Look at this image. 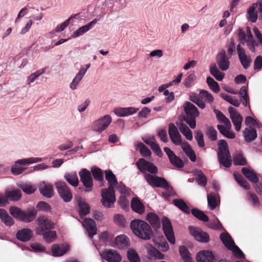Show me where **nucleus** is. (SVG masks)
<instances>
[{
	"mask_svg": "<svg viewBox=\"0 0 262 262\" xmlns=\"http://www.w3.org/2000/svg\"><path fill=\"white\" fill-rule=\"evenodd\" d=\"M43 239L48 243H51L54 242L57 238L56 232L55 231L51 230L43 232L42 234Z\"/></svg>",
	"mask_w": 262,
	"mask_h": 262,
	"instance_id": "48",
	"label": "nucleus"
},
{
	"mask_svg": "<svg viewBox=\"0 0 262 262\" xmlns=\"http://www.w3.org/2000/svg\"><path fill=\"white\" fill-rule=\"evenodd\" d=\"M184 109L186 113L184 120L191 128H194L196 126V118L199 115L197 107L191 102H186L184 104Z\"/></svg>",
	"mask_w": 262,
	"mask_h": 262,
	"instance_id": "3",
	"label": "nucleus"
},
{
	"mask_svg": "<svg viewBox=\"0 0 262 262\" xmlns=\"http://www.w3.org/2000/svg\"><path fill=\"white\" fill-rule=\"evenodd\" d=\"M217 195L213 193L207 195L208 206L212 210H214L217 205Z\"/></svg>",
	"mask_w": 262,
	"mask_h": 262,
	"instance_id": "50",
	"label": "nucleus"
},
{
	"mask_svg": "<svg viewBox=\"0 0 262 262\" xmlns=\"http://www.w3.org/2000/svg\"><path fill=\"white\" fill-rule=\"evenodd\" d=\"M7 202L9 201H17L21 198V192L19 189L8 190L5 192Z\"/></svg>",
	"mask_w": 262,
	"mask_h": 262,
	"instance_id": "30",
	"label": "nucleus"
},
{
	"mask_svg": "<svg viewBox=\"0 0 262 262\" xmlns=\"http://www.w3.org/2000/svg\"><path fill=\"white\" fill-rule=\"evenodd\" d=\"M0 219L7 226H11L14 224L13 219L4 209H0Z\"/></svg>",
	"mask_w": 262,
	"mask_h": 262,
	"instance_id": "37",
	"label": "nucleus"
},
{
	"mask_svg": "<svg viewBox=\"0 0 262 262\" xmlns=\"http://www.w3.org/2000/svg\"><path fill=\"white\" fill-rule=\"evenodd\" d=\"M146 219L155 230L160 228V220L156 213L153 212L148 213L146 215Z\"/></svg>",
	"mask_w": 262,
	"mask_h": 262,
	"instance_id": "27",
	"label": "nucleus"
},
{
	"mask_svg": "<svg viewBox=\"0 0 262 262\" xmlns=\"http://www.w3.org/2000/svg\"><path fill=\"white\" fill-rule=\"evenodd\" d=\"M83 226L86 230L89 236L91 238L97 234L96 224L93 220L90 218L85 219L83 221Z\"/></svg>",
	"mask_w": 262,
	"mask_h": 262,
	"instance_id": "20",
	"label": "nucleus"
},
{
	"mask_svg": "<svg viewBox=\"0 0 262 262\" xmlns=\"http://www.w3.org/2000/svg\"><path fill=\"white\" fill-rule=\"evenodd\" d=\"M79 206V213L81 217H82L90 213V206L85 201L82 199H79L78 201Z\"/></svg>",
	"mask_w": 262,
	"mask_h": 262,
	"instance_id": "32",
	"label": "nucleus"
},
{
	"mask_svg": "<svg viewBox=\"0 0 262 262\" xmlns=\"http://www.w3.org/2000/svg\"><path fill=\"white\" fill-rule=\"evenodd\" d=\"M101 255L103 259L108 262H120L121 260V255L113 249L103 251Z\"/></svg>",
	"mask_w": 262,
	"mask_h": 262,
	"instance_id": "19",
	"label": "nucleus"
},
{
	"mask_svg": "<svg viewBox=\"0 0 262 262\" xmlns=\"http://www.w3.org/2000/svg\"><path fill=\"white\" fill-rule=\"evenodd\" d=\"M147 253L150 258L163 259L164 258V255L154 247H151L148 250Z\"/></svg>",
	"mask_w": 262,
	"mask_h": 262,
	"instance_id": "47",
	"label": "nucleus"
},
{
	"mask_svg": "<svg viewBox=\"0 0 262 262\" xmlns=\"http://www.w3.org/2000/svg\"><path fill=\"white\" fill-rule=\"evenodd\" d=\"M9 212L14 218L25 223H30L33 221L37 215V211L35 209L24 211L18 207H11Z\"/></svg>",
	"mask_w": 262,
	"mask_h": 262,
	"instance_id": "2",
	"label": "nucleus"
},
{
	"mask_svg": "<svg viewBox=\"0 0 262 262\" xmlns=\"http://www.w3.org/2000/svg\"><path fill=\"white\" fill-rule=\"evenodd\" d=\"M245 141L250 142L253 141L257 137V133L255 128H246L243 132Z\"/></svg>",
	"mask_w": 262,
	"mask_h": 262,
	"instance_id": "36",
	"label": "nucleus"
},
{
	"mask_svg": "<svg viewBox=\"0 0 262 262\" xmlns=\"http://www.w3.org/2000/svg\"><path fill=\"white\" fill-rule=\"evenodd\" d=\"M237 52L242 65L245 69H247L252 62L250 56L246 54L245 49L239 44L237 46Z\"/></svg>",
	"mask_w": 262,
	"mask_h": 262,
	"instance_id": "18",
	"label": "nucleus"
},
{
	"mask_svg": "<svg viewBox=\"0 0 262 262\" xmlns=\"http://www.w3.org/2000/svg\"><path fill=\"white\" fill-rule=\"evenodd\" d=\"M210 72L218 81H222L224 78L225 74L219 71L215 64H211L210 66Z\"/></svg>",
	"mask_w": 262,
	"mask_h": 262,
	"instance_id": "40",
	"label": "nucleus"
},
{
	"mask_svg": "<svg viewBox=\"0 0 262 262\" xmlns=\"http://www.w3.org/2000/svg\"><path fill=\"white\" fill-rule=\"evenodd\" d=\"M255 4L249 8L247 11L248 18L251 22L255 23L257 19V14L255 12Z\"/></svg>",
	"mask_w": 262,
	"mask_h": 262,
	"instance_id": "56",
	"label": "nucleus"
},
{
	"mask_svg": "<svg viewBox=\"0 0 262 262\" xmlns=\"http://www.w3.org/2000/svg\"><path fill=\"white\" fill-rule=\"evenodd\" d=\"M164 151L167 155L170 163L179 168H182L184 166L183 161L178 157H177L174 152L171 150L169 148L165 147Z\"/></svg>",
	"mask_w": 262,
	"mask_h": 262,
	"instance_id": "17",
	"label": "nucleus"
},
{
	"mask_svg": "<svg viewBox=\"0 0 262 262\" xmlns=\"http://www.w3.org/2000/svg\"><path fill=\"white\" fill-rule=\"evenodd\" d=\"M101 202L104 207H114L116 200L115 190L103 188L101 190Z\"/></svg>",
	"mask_w": 262,
	"mask_h": 262,
	"instance_id": "7",
	"label": "nucleus"
},
{
	"mask_svg": "<svg viewBox=\"0 0 262 262\" xmlns=\"http://www.w3.org/2000/svg\"><path fill=\"white\" fill-rule=\"evenodd\" d=\"M206 135L212 141H215L217 140V131L213 126L208 127Z\"/></svg>",
	"mask_w": 262,
	"mask_h": 262,
	"instance_id": "60",
	"label": "nucleus"
},
{
	"mask_svg": "<svg viewBox=\"0 0 262 262\" xmlns=\"http://www.w3.org/2000/svg\"><path fill=\"white\" fill-rule=\"evenodd\" d=\"M228 111L230 114V118L235 126V129L237 132L240 130L241 125L243 121V117L241 115L238 113L236 110L233 107H229Z\"/></svg>",
	"mask_w": 262,
	"mask_h": 262,
	"instance_id": "16",
	"label": "nucleus"
},
{
	"mask_svg": "<svg viewBox=\"0 0 262 262\" xmlns=\"http://www.w3.org/2000/svg\"><path fill=\"white\" fill-rule=\"evenodd\" d=\"M200 97L202 99H204L205 101L211 103L213 101L214 98L212 95L208 91L205 90H201L200 93Z\"/></svg>",
	"mask_w": 262,
	"mask_h": 262,
	"instance_id": "59",
	"label": "nucleus"
},
{
	"mask_svg": "<svg viewBox=\"0 0 262 262\" xmlns=\"http://www.w3.org/2000/svg\"><path fill=\"white\" fill-rule=\"evenodd\" d=\"M133 233L140 238L150 239L152 235L150 226L145 221L139 219L133 220L130 224Z\"/></svg>",
	"mask_w": 262,
	"mask_h": 262,
	"instance_id": "1",
	"label": "nucleus"
},
{
	"mask_svg": "<svg viewBox=\"0 0 262 262\" xmlns=\"http://www.w3.org/2000/svg\"><path fill=\"white\" fill-rule=\"evenodd\" d=\"M219 151L217 154L219 162L224 166L229 168L231 166L232 160L227 142L220 140L218 142Z\"/></svg>",
	"mask_w": 262,
	"mask_h": 262,
	"instance_id": "4",
	"label": "nucleus"
},
{
	"mask_svg": "<svg viewBox=\"0 0 262 262\" xmlns=\"http://www.w3.org/2000/svg\"><path fill=\"white\" fill-rule=\"evenodd\" d=\"M130 205L132 210L136 213L142 214L145 212L144 205L138 198H133Z\"/></svg>",
	"mask_w": 262,
	"mask_h": 262,
	"instance_id": "28",
	"label": "nucleus"
},
{
	"mask_svg": "<svg viewBox=\"0 0 262 262\" xmlns=\"http://www.w3.org/2000/svg\"><path fill=\"white\" fill-rule=\"evenodd\" d=\"M115 243L117 247L120 249L126 248L129 245V238L124 234L117 236L115 238Z\"/></svg>",
	"mask_w": 262,
	"mask_h": 262,
	"instance_id": "29",
	"label": "nucleus"
},
{
	"mask_svg": "<svg viewBox=\"0 0 262 262\" xmlns=\"http://www.w3.org/2000/svg\"><path fill=\"white\" fill-rule=\"evenodd\" d=\"M191 212L194 216L200 221L206 222L209 220L208 216L206 215L203 211L198 208L192 209Z\"/></svg>",
	"mask_w": 262,
	"mask_h": 262,
	"instance_id": "44",
	"label": "nucleus"
},
{
	"mask_svg": "<svg viewBox=\"0 0 262 262\" xmlns=\"http://www.w3.org/2000/svg\"><path fill=\"white\" fill-rule=\"evenodd\" d=\"M158 247L162 252H166L169 249V245L167 242L165 240L163 236L161 237V240L158 243Z\"/></svg>",
	"mask_w": 262,
	"mask_h": 262,
	"instance_id": "63",
	"label": "nucleus"
},
{
	"mask_svg": "<svg viewBox=\"0 0 262 262\" xmlns=\"http://www.w3.org/2000/svg\"><path fill=\"white\" fill-rule=\"evenodd\" d=\"M137 147L140 148V154L142 156L147 157L151 155V151L143 143H138L137 144Z\"/></svg>",
	"mask_w": 262,
	"mask_h": 262,
	"instance_id": "57",
	"label": "nucleus"
},
{
	"mask_svg": "<svg viewBox=\"0 0 262 262\" xmlns=\"http://www.w3.org/2000/svg\"><path fill=\"white\" fill-rule=\"evenodd\" d=\"M196 258L197 262H213L215 259L212 253L209 251H202L199 252Z\"/></svg>",
	"mask_w": 262,
	"mask_h": 262,
	"instance_id": "23",
	"label": "nucleus"
},
{
	"mask_svg": "<svg viewBox=\"0 0 262 262\" xmlns=\"http://www.w3.org/2000/svg\"><path fill=\"white\" fill-rule=\"evenodd\" d=\"M18 187L23 190V191L28 194L33 193L36 190V188L30 184H21L18 185Z\"/></svg>",
	"mask_w": 262,
	"mask_h": 262,
	"instance_id": "51",
	"label": "nucleus"
},
{
	"mask_svg": "<svg viewBox=\"0 0 262 262\" xmlns=\"http://www.w3.org/2000/svg\"><path fill=\"white\" fill-rule=\"evenodd\" d=\"M246 32L247 33V39L246 40L245 42L247 43L248 48L251 51L253 52L255 50V40L253 38L250 27H246Z\"/></svg>",
	"mask_w": 262,
	"mask_h": 262,
	"instance_id": "41",
	"label": "nucleus"
},
{
	"mask_svg": "<svg viewBox=\"0 0 262 262\" xmlns=\"http://www.w3.org/2000/svg\"><path fill=\"white\" fill-rule=\"evenodd\" d=\"M221 96L224 100L234 106L238 107L239 106L240 102L238 99H234L232 96L224 93L221 94Z\"/></svg>",
	"mask_w": 262,
	"mask_h": 262,
	"instance_id": "54",
	"label": "nucleus"
},
{
	"mask_svg": "<svg viewBox=\"0 0 262 262\" xmlns=\"http://www.w3.org/2000/svg\"><path fill=\"white\" fill-rule=\"evenodd\" d=\"M127 258L130 262H141L138 254L134 249L127 251Z\"/></svg>",
	"mask_w": 262,
	"mask_h": 262,
	"instance_id": "53",
	"label": "nucleus"
},
{
	"mask_svg": "<svg viewBox=\"0 0 262 262\" xmlns=\"http://www.w3.org/2000/svg\"><path fill=\"white\" fill-rule=\"evenodd\" d=\"M97 21L98 19L95 18L86 25L80 27L73 33L72 37L75 38L83 34L84 33L91 29L97 23Z\"/></svg>",
	"mask_w": 262,
	"mask_h": 262,
	"instance_id": "25",
	"label": "nucleus"
},
{
	"mask_svg": "<svg viewBox=\"0 0 262 262\" xmlns=\"http://www.w3.org/2000/svg\"><path fill=\"white\" fill-rule=\"evenodd\" d=\"M190 234L193 236L194 238L202 243H207L209 241V236L205 232H203L199 228L190 226L188 228Z\"/></svg>",
	"mask_w": 262,
	"mask_h": 262,
	"instance_id": "14",
	"label": "nucleus"
},
{
	"mask_svg": "<svg viewBox=\"0 0 262 262\" xmlns=\"http://www.w3.org/2000/svg\"><path fill=\"white\" fill-rule=\"evenodd\" d=\"M207 83L210 89L215 93H218L220 88L217 82H216L212 77H207Z\"/></svg>",
	"mask_w": 262,
	"mask_h": 262,
	"instance_id": "52",
	"label": "nucleus"
},
{
	"mask_svg": "<svg viewBox=\"0 0 262 262\" xmlns=\"http://www.w3.org/2000/svg\"><path fill=\"white\" fill-rule=\"evenodd\" d=\"M136 165L139 170L143 173H146L147 171L151 174H156L158 172L156 166L143 158L140 159L137 162Z\"/></svg>",
	"mask_w": 262,
	"mask_h": 262,
	"instance_id": "10",
	"label": "nucleus"
},
{
	"mask_svg": "<svg viewBox=\"0 0 262 262\" xmlns=\"http://www.w3.org/2000/svg\"><path fill=\"white\" fill-rule=\"evenodd\" d=\"M230 57L226 55V51L222 50L219 52L216 57L217 64L222 71H226L228 69L230 65Z\"/></svg>",
	"mask_w": 262,
	"mask_h": 262,
	"instance_id": "15",
	"label": "nucleus"
},
{
	"mask_svg": "<svg viewBox=\"0 0 262 262\" xmlns=\"http://www.w3.org/2000/svg\"><path fill=\"white\" fill-rule=\"evenodd\" d=\"M38 188L40 193L43 196L51 198L54 195L53 188L51 185L42 182L39 184Z\"/></svg>",
	"mask_w": 262,
	"mask_h": 262,
	"instance_id": "22",
	"label": "nucleus"
},
{
	"mask_svg": "<svg viewBox=\"0 0 262 262\" xmlns=\"http://www.w3.org/2000/svg\"><path fill=\"white\" fill-rule=\"evenodd\" d=\"M144 178L148 184L152 187H161L168 190L170 189H172L167 181L163 178L150 174H146Z\"/></svg>",
	"mask_w": 262,
	"mask_h": 262,
	"instance_id": "5",
	"label": "nucleus"
},
{
	"mask_svg": "<svg viewBox=\"0 0 262 262\" xmlns=\"http://www.w3.org/2000/svg\"><path fill=\"white\" fill-rule=\"evenodd\" d=\"M33 232L29 228H23L19 230L16 233V238L21 242L29 241L33 237Z\"/></svg>",
	"mask_w": 262,
	"mask_h": 262,
	"instance_id": "21",
	"label": "nucleus"
},
{
	"mask_svg": "<svg viewBox=\"0 0 262 262\" xmlns=\"http://www.w3.org/2000/svg\"><path fill=\"white\" fill-rule=\"evenodd\" d=\"M138 110L139 108L134 107H120L115 108L114 113L119 117H124L135 114Z\"/></svg>",
	"mask_w": 262,
	"mask_h": 262,
	"instance_id": "24",
	"label": "nucleus"
},
{
	"mask_svg": "<svg viewBox=\"0 0 262 262\" xmlns=\"http://www.w3.org/2000/svg\"><path fill=\"white\" fill-rule=\"evenodd\" d=\"M181 147L192 162H195L196 161V155L194 151L187 142L184 141Z\"/></svg>",
	"mask_w": 262,
	"mask_h": 262,
	"instance_id": "31",
	"label": "nucleus"
},
{
	"mask_svg": "<svg viewBox=\"0 0 262 262\" xmlns=\"http://www.w3.org/2000/svg\"><path fill=\"white\" fill-rule=\"evenodd\" d=\"M220 238L224 245L229 249L231 250V248L235 244L232 240L231 236L228 233H222L220 235Z\"/></svg>",
	"mask_w": 262,
	"mask_h": 262,
	"instance_id": "38",
	"label": "nucleus"
},
{
	"mask_svg": "<svg viewBox=\"0 0 262 262\" xmlns=\"http://www.w3.org/2000/svg\"><path fill=\"white\" fill-rule=\"evenodd\" d=\"M36 207L40 210L49 212L51 210L50 205L47 203L43 201L39 202L37 205Z\"/></svg>",
	"mask_w": 262,
	"mask_h": 262,
	"instance_id": "62",
	"label": "nucleus"
},
{
	"mask_svg": "<svg viewBox=\"0 0 262 262\" xmlns=\"http://www.w3.org/2000/svg\"><path fill=\"white\" fill-rule=\"evenodd\" d=\"M36 222L38 226L36 229V233L39 235L43 234V232L51 230L54 227V223L45 215L38 216Z\"/></svg>",
	"mask_w": 262,
	"mask_h": 262,
	"instance_id": "6",
	"label": "nucleus"
},
{
	"mask_svg": "<svg viewBox=\"0 0 262 262\" xmlns=\"http://www.w3.org/2000/svg\"><path fill=\"white\" fill-rule=\"evenodd\" d=\"M80 180L85 188V191H92L93 187V180L92 174L86 169L83 168L79 172Z\"/></svg>",
	"mask_w": 262,
	"mask_h": 262,
	"instance_id": "9",
	"label": "nucleus"
},
{
	"mask_svg": "<svg viewBox=\"0 0 262 262\" xmlns=\"http://www.w3.org/2000/svg\"><path fill=\"white\" fill-rule=\"evenodd\" d=\"M111 122L112 118L111 116L105 115L93 123V129L96 132L101 133L108 126Z\"/></svg>",
	"mask_w": 262,
	"mask_h": 262,
	"instance_id": "12",
	"label": "nucleus"
},
{
	"mask_svg": "<svg viewBox=\"0 0 262 262\" xmlns=\"http://www.w3.org/2000/svg\"><path fill=\"white\" fill-rule=\"evenodd\" d=\"M233 163L235 165H246L247 161L242 154H237L233 157Z\"/></svg>",
	"mask_w": 262,
	"mask_h": 262,
	"instance_id": "55",
	"label": "nucleus"
},
{
	"mask_svg": "<svg viewBox=\"0 0 262 262\" xmlns=\"http://www.w3.org/2000/svg\"><path fill=\"white\" fill-rule=\"evenodd\" d=\"M181 133L188 140H191L193 138L192 133L189 128L185 124L181 123L179 126Z\"/></svg>",
	"mask_w": 262,
	"mask_h": 262,
	"instance_id": "49",
	"label": "nucleus"
},
{
	"mask_svg": "<svg viewBox=\"0 0 262 262\" xmlns=\"http://www.w3.org/2000/svg\"><path fill=\"white\" fill-rule=\"evenodd\" d=\"M118 203L125 211L129 210V201L125 196L121 195L118 200Z\"/></svg>",
	"mask_w": 262,
	"mask_h": 262,
	"instance_id": "58",
	"label": "nucleus"
},
{
	"mask_svg": "<svg viewBox=\"0 0 262 262\" xmlns=\"http://www.w3.org/2000/svg\"><path fill=\"white\" fill-rule=\"evenodd\" d=\"M168 134L172 142L176 145H181L183 144L181 136L179 132L178 128L173 123H170L168 126Z\"/></svg>",
	"mask_w": 262,
	"mask_h": 262,
	"instance_id": "13",
	"label": "nucleus"
},
{
	"mask_svg": "<svg viewBox=\"0 0 262 262\" xmlns=\"http://www.w3.org/2000/svg\"><path fill=\"white\" fill-rule=\"evenodd\" d=\"M163 230L167 241L171 244H174L176 239L171 223L167 217H164L162 220Z\"/></svg>",
	"mask_w": 262,
	"mask_h": 262,
	"instance_id": "11",
	"label": "nucleus"
},
{
	"mask_svg": "<svg viewBox=\"0 0 262 262\" xmlns=\"http://www.w3.org/2000/svg\"><path fill=\"white\" fill-rule=\"evenodd\" d=\"M179 251L180 254L184 262H194L193 261L191 256V253L189 252L188 249L186 246H180Z\"/></svg>",
	"mask_w": 262,
	"mask_h": 262,
	"instance_id": "33",
	"label": "nucleus"
},
{
	"mask_svg": "<svg viewBox=\"0 0 262 262\" xmlns=\"http://www.w3.org/2000/svg\"><path fill=\"white\" fill-rule=\"evenodd\" d=\"M231 250H232L234 255L239 258H244L245 257V255L244 253L242 251V250L235 244L231 248Z\"/></svg>",
	"mask_w": 262,
	"mask_h": 262,
	"instance_id": "64",
	"label": "nucleus"
},
{
	"mask_svg": "<svg viewBox=\"0 0 262 262\" xmlns=\"http://www.w3.org/2000/svg\"><path fill=\"white\" fill-rule=\"evenodd\" d=\"M55 185L59 196L64 202H70L72 200V192L65 182H57Z\"/></svg>",
	"mask_w": 262,
	"mask_h": 262,
	"instance_id": "8",
	"label": "nucleus"
},
{
	"mask_svg": "<svg viewBox=\"0 0 262 262\" xmlns=\"http://www.w3.org/2000/svg\"><path fill=\"white\" fill-rule=\"evenodd\" d=\"M94 179L99 182H103L104 180V176L103 171L99 167H93L91 168V172Z\"/></svg>",
	"mask_w": 262,
	"mask_h": 262,
	"instance_id": "43",
	"label": "nucleus"
},
{
	"mask_svg": "<svg viewBox=\"0 0 262 262\" xmlns=\"http://www.w3.org/2000/svg\"><path fill=\"white\" fill-rule=\"evenodd\" d=\"M172 202L173 204L182 211L187 214L190 213L189 207L183 200L176 199H174Z\"/></svg>",
	"mask_w": 262,
	"mask_h": 262,
	"instance_id": "42",
	"label": "nucleus"
},
{
	"mask_svg": "<svg viewBox=\"0 0 262 262\" xmlns=\"http://www.w3.org/2000/svg\"><path fill=\"white\" fill-rule=\"evenodd\" d=\"M64 178L72 186L77 187L78 185L79 180L76 172L66 173Z\"/></svg>",
	"mask_w": 262,
	"mask_h": 262,
	"instance_id": "34",
	"label": "nucleus"
},
{
	"mask_svg": "<svg viewBox=\"0 0 262 262\" xmlns=\"http://www.w3.org/2000/svg\"><path fill=\"white\" fill-rule=\"evenodd\" d=\"M105 179L108 182V187L107 189L115 190L118 185V181L116 176L110 170L105 171Z\"/></svg>",
	"mask_w": 262,
	"mask_h": 262,
	"instance_id": "26",
	"label": "nucleus"
},
{
	"mask_svg": "<svg viewBox=\"0 0 262 262\" xmlns=\"http://www.w3.org/2000/svg\"><path fill=\"white\" fill-rule=\"evenodd\" d=\"M217 128L220 133L225 137L229 139H234L235 137L234 133L230 131V129L226 128L225 126L219 124L217 125Z\"/></svg>",
	"mask_w": 262,
	"mask_h": 262,
	"instance_id": "45",
	"label": "nucleus"
},
{
	"mask_svg": "<svg viewBox=\"0 0 262 262\" xmlns=\"http://www.w3.org/2000/svg\"><path fill=\"white\" fill-rule=\"evenodd\" d=\"M242 172L245 177L253 183H257L258 182L259 179L256 174L248 168L243 167L242 169Z\"/></svg>",
	"mask_w": 262,
	"mask_h": 262,
	"instance_id": "35",
	"label": "nucleus"
},
{
	"mask_svg": "<svg viewBox=\"0 0 262 262\" xmlns=\"http://www.w3.org/2000/svg\"><path fill=\"white\" fill-rule=\"evenodd\" d=\"M195 175L196 177V181L198 184L205 187L207 184V179L203 172L201 170H198L195 171Z\"/></svg>",
	"mask_w": 262,
	"mask_h": 262,
	"instance_id": "46",
	"label": "nucleus"
},
{
	"mask_svg": "<svg viewBox=\"0 0 262 262\" xmlns=\"http://www.w3.org/2000/svg\"><path fill=\"white\" fill-rule=\"evenodd\" d=\"M53 255L55 256H60L63 255L69 250L68 246H63L60 248L57 244H54L51 248Z\"/></svg>",
	"mask_w": 262,
	"mask_h": 262,
	"instance_id": "39",
	"label": "nucleus"
},
{
	"mask_svg": "<svg viewBox=\"0 0 262 262\" xmlns=\"http://www.w3.org/2000/svg\"><path fill=\"white\" fill-rule=\"evenodd\" d=\"M115 222L120 227H124L126 224V220L124 216L120 214H115L114 216Z\"/></svg>",
	"mask_w": 262,
	"mask_h": 262,
	"instance_id": "61",
	"label": "nucleus"
}]
</instances>
